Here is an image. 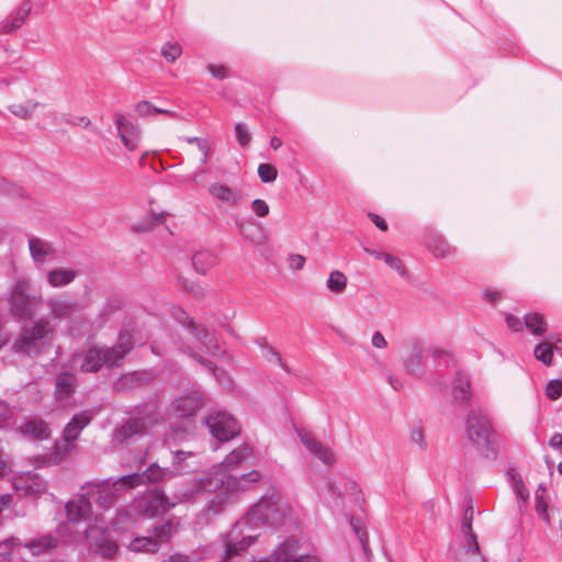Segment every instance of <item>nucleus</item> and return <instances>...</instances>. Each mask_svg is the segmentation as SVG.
<instances>
[{
  "label": "nucleus",
  "instance_id": "obj_34",
  "mask_svg": "<svg viewBox=\"0 0 562 562\" xmlns=\"http://www.w3.org/2000/svg\"><path fill=\"white\" fill-rule=\"evenodd\" d=\"M524 325L532 335L537 336L543 335L547 330V323L543 316L539 313L526 314L524 317Z\"/></svg>",
  "mask_w": 562,
  "mask_h": 562
},
{
  "label": "nucleus",
  "instance_id": "obj_64",
  "mask_svg": "<svg viewBox=\"0 0 562 562\" xmlns=\"http://www.w3.org/2000/svg\"><path fill=\"white\" fill-rule=\"evenodd\" d=\"M162 562H190V559L188 555H182L180 553H176L170 555L167 560Z\"/></svg>",
  "mask_w": 562,
  "mask_h": 562
},
{
  "label": "nucleus",
  "instance_id": "obj_11",
  "mask_svg": "<svg viewBox=\"0 0 562 562\" xmlns=\"http://www.w3.org/2000/svg\"><path fill=\"white\" fill-rule=\"evenodd\" d=\"M300 550L299 540L286 539L280 543L269 557L254 562H321L316 555L301 554Z\"/></svg>",
  "mask_w": 562,
  "mask_h": 562
},
{
  "label": "nucleus",
  "instance_id": "obj_63",
  "mask_svg": "<svg viewBox=\"0 0 562 562\" xmlns=\"http://www.w3.org/2000/svg\"><path fill=\"white\" fill-rule=\"evenodd\" d=\"M549 446L555 450L562 447V434L555 432L549 440Z\"/></svg>",
  "mask_w": 562,
  "mask_h": 562
},
{
  "label": "nucleus",
  "instance_id": "obj_46",
  "mask_svg": "<svg viewBox=\"0 0 562 562\" xmlns=\"http://www.w3.org/2000/svg\"><path fill=\"white\" fill-rule=\"evenodd\" d=\"M258 176L265 183L273 182L277 179V168L270 164H260L258 166Z\"/></svg>",
  "mask_w": 562,
  "mask_h": 562
},
{
  "label": "nucleus",
  "instance_id": "obj_1",
  "mask_svg": "<svg viewBox=\"0 0 562 562\" xmlns=\"http://www.w3.org/2000/svg\"><path fill=\"white\" fill-rule=\"evenodd\" d=\"M255 459L254 450L249 445H243L226 456L223 462L213 467L211 473L190 481V487L179 494V501H191L202 493H218L209 501L205 507L207 516L220 514L226 506L235 502V495L250 488L261 479V473L252 470L239 476L232 474L240 465Z\"/></svg>",
  "mask_w": 562,
  "mask_h": 562
},
{
  "label": "nucleus",
  "instance_id": "obj_17",
  "mask_svg": "<svg viewBox=\"0 0 562 562\" xmlns=\"http://www.w3.org/2000/svg\"><path fill=\"white\" fill-rule=\"evenodd\" d=\"M463 531L465 533V544L459 551L458 562H487L480 552L477 537L472 530L471 521L463 524Z\"/></svg>",
  "mask_w": 562,
  "mask_h": 562
},
{
  "label": "nucleus",
  "instance_id": "obj_2",
  "mask_svg": "<svg viewBox=\"0 0 562 562\" xmlns=\"http://www.w3.org/2000/svg\"><path fill=\"white\" fill-rule=\"evenodd\" d=\"M67 521L57 526L54 533H46L25 543L32 555L46 554L61 542H76L89 537L91 508L89 501L81 496L65 504Z\"/></svg>",
  "mask_w": 562,
  "mask_h": 562
},
{
  "label": "nucleus",
  "instance_id": "obj_28",
  "mask_svg": "<svg viewBox=\"0 0 562 562\" xmlns=\"http://www.w3.org/2000/svg\"><path fill=\"white\" fill-rule=\"evenodd\" d=\"M31 5L25 2L15 13L8 16L0 25L1 33H11L22 26L30 14Z\"/></svg>",
  "mask_w": 562,
  "mask_h": 562
},
{
  "label": "nucleus",
  "instance_id": "obj_21",
  "mask_svg": "<svg viewBox=\"0 0 562 562\" xmlns=\"http://www.w3.org/2000/svg\"><path fill=\"white\" fill-rule=\"evenodd\" d=\"M327 491L333 501V507H340V501L346 494H356L358 484L347 477H340L339 481L329 480L327 482Z\"/></svg>",
  "mask_w": 562,
  "mask_h": 562
},
{
  "label": "nucleus",
  "instance_id": "obj_55",
  "mask_svg": "<svg viewBox=\"0 0 562 562\" xmlns=\"http://www.w3.org/2000/svg\"><path fill=\"white\" fill-rule=\"evenodd\" d=\"M350 525H351L353 531L356 532V535H357V537L359 539V542L364 548L366 544H367V541H368V533H367V531L364 529H362L361 527H359L355 519L350 520Z\"/></svg>",
  "mask_w": 562,
  "mask_h": 562
},
{
  "label": "nucleus",
  "instance_id": "obj_61",
  "mask_svg": "<svg viewBox=\"0 0 562 562\" xmlns=\"http://www.w3.org/2000/svg\"><path fill=\"white\" fill-rule=\"evenodd\" d=\"M369 217L373 222V224L381 231L385 232L387 229V224L384 218L374 213H369Z\"/></svg>",
  "mask_w": 562,
  "mask_h": 562
},
{
  "label": "nucleus",
  "instance_id": "obj_10",
  "mask_svg": "<svg viewBox=\"0 0 562 562\" xmlns=\"http://www.w3.org/2000/svg\"><path fill=\"white\" fill-rule=\"evenodd\" d=\"M205 424L211 435L220 442H226L240 432V425L237 419L224 411L210 413L205 418Z\"/></svg>",
  "mask_w": 562,
  "mask_h": 562
},
{
  "label": "nucleus",
  "instance_id": "obj_58",
  "mask_svg": "<svg viewBox=\"0 0 562 562\" xmlns=\"http://www.w3.org/2000/svg\"><path fill=\"white\" fill-rule=\"evenodd\" d=\"M506 324L514 331H520L522 329V322L515 315H507Z\"/></svg>",
  "mask_w": 562,
  "mask_h": 562
},
{
  "label": "nucleus",
  "instance_id": "obj_41",
  "mask_svg": "<svg viewBox=\"0 0 562 562\" xmlns=\"http://www.w3.org/2000/svg\"><path fill=\"white\" fill-rule=\"evenodd\" d=\"M20 544L19 539L9 537L0 541V562H8L11 559L12 549Z\"/></svg>",
  "mask_w": 562,
  "mask_h": 562
},
{
  "label": "nucleus",
  "instance_id": "obj_4",
  "mask_svg": "<svg viewBox=\"0 0 562 562\" xmlns=\"http://www.w3.org/2000/svg\"><path fill=\"white\" fill-rule=\"evenodd\" d=\"M133 348V337L127 331H122L117 342L113 347H93L82 356L81 370L97 372L103 366L108 368L119 367L125 355Z\"/></svg>",
  "mask_w": 562,
  "mask_h": 562
},
{
  "label": "nucleus",
  "instance_id": "obj_49",
  "mask_svg": "<svg viewBox=\"0 0 562 562\" xmlns=\"http://www.w3.org/2000/svg\"><path fill=\"white\" fill-rule=\"evenodd\" d=\"M546 395L551 400H558L562 395V381L553 379L549 381L544 389Z\"/></svg>",
  "mask_w": 562,
  "mask_h": 562
},
{
  "label": "nucleus",
  "instance_id": "obj_9",
  "mask_svg": "<svg viewBox=\"0 0 562 562\" xmlns=\"http://www.w3.org/2000/svg\"><path fill=\"white\" fill-rule=\"evenodd\" d=\"M30 283L25 279H19L11 288L9 296V310L19 318H30L34 315L40 297L29 293Z\"/></svg>",
  "mask_w": 562,
  "mask_h": 562
},
{
  "label": "nucleus",
  "instance_id": "obj_14",
  "mask_svg": "<svg viewBox=\"0 0 562 562\" xmlns=\"http://www.w3.org/2000/svg\"><path fill=\"white\" fill-rule=\"evenodd\" d=\"M12 486L23 497H38L46 492L47 483L33 471L21 472L12 477Z\"/></svg>",
  "mask_w": 562,
  "mask_h": 562
},
{
  "label": "nucleus",
  "instance_id": "obj_26",
  "mask_svg": "<svg viewBox=\"0 0 562 562\" xmlns=\"http://www.w3.org/2000/svg\"><path fill=\"white\" fill-rule=\"evenodd\" d=\"M20 430L23 436L34 440H45L49 437V429L45 422L42 419H30L26 420Z\"/></svg>",
  "mask_w": 562,
  "mask_h": 562
},
{
  "label": "nucleus",
  "instance_id": "obj_5",
  "mask_svg": "<svg viewBox=\"0 0 562 562\" xmlns=\"http://www.w3.org/2000/svg\"><path fill=\"white\" fill-rule=\"evenodd\" d=\"M255 530L256 527L251 526V521H248L246 515L236 521L231 530L222 536L221 542L224 552L220 562H229L235 555L249 548L258 537L254 532Z\"/></svg>",
  "mask_w": 562,
  "mask_h": 562
},
{
  "label": "nucleus",
  "instance_id": "obj_27",
  "mask_svg": "<svg viewBox=\"0 0 562 562\" xmlns=\"http://www.w3.org/2000/svg\"><path fill=\"white\" fill-rule=\"evenodd\" d=\"M29 248L33 260L36 262H45L54 254L53 245L38 237H31L29 239Z\"/></svg>",
  "mask_w": 562,
  "mask_h": 562
},
{
  "label": "nucleus",
  "instance_id": "obj_36",
  "mask_svg": "<svg viewBox=\"0 0 562 562\" xmlns=\"http://www.w3.org/2000/svg\"><path fill=\"white\" fill-rule=\"evenodd\" d=\"M423 353L418 346H414L409 353L404 359L405 369L412 374H418L423 371L422 368Z\"/></svg>",
  "mask_w": 562,
  "mask_h": 562
},
{
  "label": "nucleus",
  "instance_id": "obj_53",
  "mask_svg": "<svg viewBox=\"0 0 562 562\" xmlns=\"http://www.w3.org/2000/svg\"><path fill=\"white\" fill-rule=\"evenodd\" d=\"M411 442L417 447L420 451H426L427 442L424 434L419 428H414L411 432Z\"/></svg>",
  "mask_w": 562,
  "mask_h": 562
},
{
  "label": "nucleus",
  "instance_id": "obj_6",
  "mask_svg": "<svg viewBox=\"0 0 562 562\" xmlns=\"http://www.w3.org/2000/svg\"><path fill=\"white\" fill-rule=\"evenodd\" d=\"M53 333L49 322L46 318H40L31 328L22 331L12 348L16 353L37 355L50 342Z\"/></svg>",
  "mask_w": 562,
  "mask_h": 562
},
{
  "label": "nucleus",
  "instance_id": "obj_60",
  "mask_svg": "<svg viewBox=\"0 0 562 562\" xmlns=\"http://www.w3.org/2000/svg\"><path fill=\"white\" fill-rule=\"evenodd\" d=\"M544 491V487L542 485L539 486V488L536 492V508L540 515H544L547 512V504L542 499L541 495L539 494V491Z\"/></svg>",
  "mask_w": 562,
  "mask_h": 562
},
{
  "label": "nucleus",
  "instance_id": "obj_32",
  "mask_svg": "<svg viewBox=\"0 0 562 562\" xmlns=\"http://www.w3.org/2000/svg\"><path fill=\"white\" fill-rule=\"evenodd\" d=\"M78 271L74 269H53L47 272V282L53 288H61L71 283Z\"/></svg>",
  "mask_w": 562,
  "mask_h": 562
},
{
  "label": "nucleus",
  "instance_id": "obj_8",
  "mask_svg": "<svg viewBox=\"0 0 562 562\" xmlns=\"http://www.w3.org/2000/svg\"><path fill=\"white\" fill-rule=\"evenodd\" d=\"M157 416L158 412L155 403L138 406L131 419L114 430L113 440L123 443L135 435L146 432L149 427L157 423Z\"/></svg>",
  "mask_w": 562,
  "mask_h": 562
},
{
  "label": "nucleus",
  "instance_id": "obj_19",
  "mask_svg": "<svg viewBox=\"0 0 562 562\" xmlns=\"http://www.w3.org/2000/svg\"><path fill=\"white\" fill-rule=\"evenodd\" d=\"M297 436L314 458L318 459L326 465H331L335 462L333 451L318 441L312 434L297 430Z\"/></svg>",
  "mask_w": 562,
  "mask_h": 562
},
{
  "label": "nucleus",
  "instance_id": "obj_51",
  "mask_svg": "<svg viewBox=\"0 0 562 562\" xmlns=\"http://www.w3.org/2000/svg\"><path fill=\"white\" fill-rule=\"evenodd\" d=\"M135 111L139 116H154L157 114L158 108L148 101H140L136 104Z\"/></svg>",
  "mask_w": 562,
  "mask_h": 562
},
{
  "label": "nucleus",
  "instance_id": "obj_16",
  "mask_svg": "<svg viewBox=\"0 0 562 562\" xmlns=\"http://www.w3.org/2000/svg\"><path fill=\"white\" fill-rule=\"evenodd\" d=\"M172 477V471L168 468H162L158 463H151L144 472L132 473L124 475V480L130 483L133 488L144 485L146 483H156L166 479Z\"/></svg>",
  "mask_w": 562,
  "mask_h": 562
},
{
  "label": "nucleus",
  "instance_id": "obj_59",
  "mask_svg": "<svg viewBox=\"0 0 562 562\" xmlns=\"http://www.w3.org/2000/svg\"><path fill=\"white\" fill-rule=\"evenodd\" d=\"M502 296V293L495 289H486L483 291V297L488 303L497 302Z\"/></svg>",
  "mask_w": 562,
  "mask_h": 562
},
{
  "label": "nucleus",
  "instance_id": "obj_15",
  "mask_svg": "<svg viewBox=\"0 0 562 562\" xmlns=\"http://www.w3.org/2000/svg\"><path fill=\"white\" fill-rule=\"evenodd\" d=\"M203 407V396L200 391L192 390L176 398L169 408V414L176 418L194 416Z\"/></svg>",
  "mask_w": 562,
  "mask_h": 562
},
{
  "label": "nucleus",
  "instance_id": "obj_56",
  "mask_svg": "<svg viewBox=\"0 0 562 562\" xmlns=\"http://www.w3.org/2000/svg\"><path fill=\"white\" fill-rule=\"evenodd\" d=\"M209 71L212 77L224 80L227 77L226 68L220 65H209Z\"/></svg>",
  "mask_w": 562,
  "mask_h": 562
},
{
  "label": "nucleus",
  "instance_id": "obj_42",
  "mask_svg": "<svg viewBox=\"0 0 562 562\" xmlns=\"http://www.w3.org/2000/svg\"><path fill=\"white\" fill-rule=\"evenodd\" d=\"M262 357L270 363H276L280 366L285 371H289L285 363L282 361V358L278 351H276L272 347L267 344L260 345Z\"/></svg>",
  "mask_w": 562,
  "mask_h": 562
},
{
  "label": "nucleus",
  "instance_id": "obj_54",
  "mask_svg": "<svg viewBox=\"0 0 562 562\" xmlns=\"http://www.w3.org/2000/svg\"><path fill=\"white\" fill-rule=\"evenodd\" d=\"M251 210L257 216L263 217L269 214L270 209H269L268 203L265 200L255 199L251 202Z\"/></svg>",
  "mask_w": 562,
  "mask_h": 562
},
{
  "label": "nucleus",
  "instance_id": "obj_25",
  "mask_svg": "<svg viewBox=\"0 0 562 562\" xmlns=\"http://www.w3.org/2000/svg\"><path fill=\"white\" fill-rule=\"evenodd\" d=\"M53 318L64 321L70 318L78 310L77 303L68 299L54 297L48 301Z\"/></svg>",
  "mask_w": 562,
  "mask_h": 562
},
{
  "label": "nucleus",
  "instance_id": "obj_43",
  "mask_svg": "<svg viewBox=\"0 0 562 562\" xmlns=\"http://www.w3.org/2000/svg\"><path fill=\"white\" fill-rule=\"evenodd\" d=\"M181 46L177 42H168L161 47V55L169 61H176L181 55Z\"/></svg>",
  "mask_w": 562,
  "mask_h": 562
},
{
  "label": "nucleus",
  "instance_id": "obj_20",
  "mask_svg": "<svg viewBox=\"0 0 562 562\" xmlns=\"http://www.w3.org/2000/svg\"><path fill=\"white\" fill-rule=\"evenodd\" d=\"M209 193L213 200L232 207L237 206L241 200V194L238 190H235L220 181H215L210 184Z\"/></svg>",
  "mask_w": 562,
  "mask_h": 562
},
{
  "label": "nucleus",
  "instance_id": "obj_22",
  "mask_svg": "<svg viewBox=\"0 0 562 562\" xmlns=\"http://www.w3.org/2000/svg\"><path fill=\"white\" fill-rule=\"evenodd\" d=\"M188 329L195 338L199 349L204 353H214L217 345L214 336L204 327L195 325L192 321L188 324Z\"/></svg>",
  "mask_w": 562,
  "mask_h": 562
},
{
  "label": "nucleus",
  "instance_id": "obj_62",
  "mask_svg": "<svg viewBox=\"0 0 562 562\" xmlns=\"http://www.w3.org/2000/svg\"><path fill=\"white\" fill-rule=\"evenodd\" d=\"M205 366H206L210 370H213L214 375L216 376V379H217L221 383H223V384H228V382H229V381H228V380H227V381L225 380L226 374H225V372H224L223 370H218V369L214 368L211 361H206V362H205Z\"/></svg>",
  "mask_w": 562,
  "mask_h": 562
},
{
  "label": "nucleus",
  "instance_id": "obj_30",
  "mask_svg": "<svg viewBox=\"0 0 562 562\" xmlns=\"http://www.w3.org/2000/svg\"><path fill=\"white\" fill-rule=\"evenodd\" d=\"M452 396L456 402L468 403L471 397V383L468 375L458 373L452 384Z\"/></svg>",
  "mask_w": 562,
  "mask_h": 562
},
{
  "label": "nucleus",
  "instance_id": "obj_23",
  "mask_svg": "<svg viewBox=\"0 0 562 562\" xmlns=\"http://www.w3.org/2000/svg\"><path fill=\"white\" fill-rule=\"evenodd\" d=\"M91 418L92 416L89 412H81L74 415L71 420L64 428V440L68 443L76 440L82 429L90 424Z\"/></svg>",
  "mask_w": 562,
  "mask_h": 562
},
{
  "label": "nucleus",
  "instance_id": "obj_38",
  "mask_svg": "<svg viewBox=\"0 0 562 562\" xmlns=\"http://www.w3.org/2000/svg\"><path fill=\"white\" fill-rule=\"evenodd\" d=\"M37 106V102L27 100L24 103H15L9 106L10 112L20 119H30Z\"/></svg>",
  "mask_w": 562,
  "mask_h": 562
},
{
  "label": "nucleus",
  "instance_id": "obj_35",
  "mask_svg": "<svg viewBox=\"0 0 562 562\" xmlns=\"http://www.w3.org/2000/svg\"><path fill=\"white\" fill-rule=\"evenodd\" d=\"M131 551L154 553L159 549V543L153 537H137L128 546Z\"/></svg>",
  "mask_w": 562,
  "mask_h": 562
},
{
  "label": "nucleus",
  "instance_id": "obj_18",
  "mask_svg": "<svg viewBox=\"0 0 562 562\" xmlns=\"http://www.w3.org/2000/svg\"><path fill=\"white\" fill-rule=\"evenodd\" d=\"M115 126L125 148L130 151L135 150L140 140L139 130L121 113L115 116Z\"/></svg>",
  "mask_w": 562,
  "mask_h": 562
},
{
  "label": "nucleus",
  "instance_id": "obj_48",
  "mask_svg": "<svg viewBox=\"0 0 562 562\" xmlns=\"http://www.w3.org/2000/svg\"><path fill=\"white\" fill-rule=\"evenodd\" d=\"M235 135L236 140L240 146L246 147L249 145L251 140V135L248 128L243 123L235 124Z\"/></svg>",
  "mask_w": 562,
  "mask_h": 562
},
{
  "label": "nucleus",
  "instance_id": "obj_24",
  "mask_svg": "<svg viewBox=\"0 0 562 562\" xmlns=\"http://www.w3.org/2000/svg\"><path fill=\"white\" fill-rule=\"evenodd\" d=\"M195 454L191 451L177 450L172 452V476L177 474L194 471L198 468V462L193 461Z\"/></svg>",
  "mask_w": 562,
  "mask_h": 562
},
{
  "label": "nucleus",
  "instance_id": "obj_45",
  "mask_svg": "<svg viewBox=\"0 0 562 562\" xmlns=\"http://www.w3.org/2000/svg\"><path fill=\"white\" fill-rule=\"evenodd\" d=\"M165 218V213L149 214L146 218L135 225V229L137 231H148L162 223Z\"/></svg>",
  "mask_w": 562,
  "mask_h": 562
},
{
  "label": "nucleus",
  "instance_id": "obj_29",
  "mask_svg": "<svg viewBox=\"0 0 562 562\" xmlns=\"http://www.w3.org/2000/svg\"><path fill=\"white\" fill-rule=\"evenodd\" d=\"M76 389V378L69 372H63L57 376L55 393L58 401L67 400Z\"/></svg>",
  "mask_w": 562,
  "mask_h": 562
},
{
  "label": "nucleus",
  "instance_id": "obj_39",
  "mask_svg": "<svg viewBox=\"0 0 562 562\" xmlns=\"http://www.w3.org/2000/svg\"><path fill=\"white\" fill-rule=\"evenodd\" d=\"M533 355L538 361L550 366L553 358V345L550 342H540L535 347Z\"/></svg>",
  "mask_w": 562,
  "mask_h": 562
},
{
  "label": "nucleus",
  "instance_id": "obj_7",
  "mask_svg": "<svg viewBox=\"0 0 562 562\" xmlns=\"http://www.w3.org/2000/svg\"><path fill=\"white\" fill-rule=\"evenodd\" d=\"M87 490L86 494H80L76 498L81 496L86 497L91 505V499H94L103 508H109L112 506L123 493L133 488L130 486V483L124 480V475L113 479H106L104 481L98 483H89L85 487ZM92 509V507L90 506Z\"/></svg>",
  "mask_w": 562,
  "mask_h": 562
},
{
  "label": "nucleus",
  "instance_id": "obj_50",
  "mask_svg": "<svg viewBox=\"0 0 562 562\" xmlns=\"http://www.w3.org/2000/svg\"><path fill=\"white\" fill-rule=\"evenodd\" d=\"M383 261L390 267L392 268L393 270H395L401 277H406V269L404 267V265L402 263V261L391 255V254H387V255H384L383 256Z\"/></svg>",
  "mask_w": 562,
  "mask_h": 562
},
{
  "label": "nucleus",
  "instance_id": "obj_40",
  "mask_svg": "<svg viewBox=\"0 0 562 562\" xmlns=\"http://www.w3.org/2000/svg\"><path fill=\"white\" fill-rule=\"evenodd\" d=\"M173 528L175 526L170 520L165 521L154 529V540H157L159 546L164 542H167L173 532Z\"/></svg>",
  "mask_w": 562,
  "mask_h": 562
},
{
  "label": "nucleus",
  "instance_id": "obj_37",
  "mask_svg": "<svg viewBox=\"0 0 562 562\" xmlns=\"http://www.w3.org/2000/svg\"><path fill=\"white\" fill-rule=\"evenodd\" d=\"M326 285L334 293H342L347 286V277L341 271L334 270L330 272Z\"/></svg>",
  "mask_w": 562,
  "mask_h": 562
},
{
  "label": "nucleus",
  "instance_id": "obj_52",
  "mask_svg": "<svg viewBox=\"0 0 562 562\" xmlns=\"http://www.w3.org/2000/svg\"><path fill=\"white\" fill-rule=\"evenodd\" d=\"M13 417V411L3 402H0V429L9 427Z\"/></svg>",
  "mask_w": 562,
  "mask_h": 562
},
{
  "label": "nucleus",
  "instance_id": "obj_3",
  "mask_svg": "<svg viewBox=\"0 0 562 562\" xmlns=\"http://www.w3.org/2000/svg\"><path fill=\"white\" fill-rule=\"evenodd\" d=\"M246 516L256 529L262 526L278 528L292 519L293 508L279 490L271 488L250 507Z\"/></svg>",
  "mask_w": 562,
  "mask_h": 562
},
{
  "label": "nucleus",
  "instance_id": "obj_44",
  "mask_svg": "<svg viewBox=\"0 0 562 562\" xmlns=\"http://www.w3.org/2000/svg\"><path fill=\"white\" fill-rule=\"evenodd\" d=\"M507 475L509 476L512 486H513L516 495L519 498H521L522 501H526L529 496V493L527 492V488H526L525 483L522 482L521 477L518 474H516L514 471L508 472Z\"/></svg>",
  "mask_w": 562,
  "mask_h": 562
},
{
  "label": "nucleus",
  "instance_id": "obj_31",
  "mask_svg": "<svg viewBox=\"0 0 562 562\" xmlns=\"http://www.w3.org/2000/svg\"><path fill=\"white\" fill-rule=\"evenodd\" d=\"M426 246L437 258L448 257L454 251V248L438 234H431L426 241Z\"/></svg>",
  "mask_w": 562,
  "mask_h": 562
},
{
  "label": "nucleus",
  "instance_id": "obj_13",
  "mask_svg": "<svg viewBox=\"0 0 562 562\" xmlns=\"http://www.w3.org/2000/svg\"><path fill=\"white\" fill-rule=\"evenodd\" d=\"M465 432L468 439L477 448L484 449L488 446L491 437V425L486 417L479 412H470L467 417Z\"/></svg>",
  "mask_w": 562,
  "mask_h": 562
},
{
  "label": "nucleus",
  "instance_id": "obj_33",
  "mask_svg": "<svg viewBox=\"0 0 562 562\" xmlns=\"http://www.w3.org/2000/svg\"><path fill=\"white\" fill-rule=\"evenodd\" d=\"M216 262V256L210 250L198 251L192 257V266L194 270L201 274H205L206 271L212 268Z\"/></svg>",
  "mask_w": 562,
  "mask_h": 562
},
{
  "label": "nucleus",
  "instance_id": "obj_47",
  "mask_svg": "<svg viewBox=\"0 0 562 562\" xmlns=\"http://www.w3.org/2000/svg\"><path fill=\"white\" fill-rule=\"evenodd\" d=\"M95 550L104 558H112L117 552V546L112 540L102 539L97 543Z\"/></svg>",
  "mask_w": 562,
  "mask_h": 562
},
{
  "label": "nucleus",
  "instance_id": "obj_57",
  "mask_svg": "<svg viewBox=\"0 0 562 562\" xmlns=\"http://www.w3.org/2000/svg\"><path fill=\"white\" fill-rule=\"evenodd\" d=\"M371 344L373 347H375L378 349H384L387 347V341H386L385 337L382 335V333H380V331H375L372 335Z\"/></svg>",
  "mask_w": 562,
  "mask_h": 562
},
{
  "label": "nucleus",
  "instance_id": "obj_12",
  "mask_svg": "<svg viewBox=\"0 0 562 562\" xmlns=\"http://www.w3.org/2000/svg\"><path fill=\"white\" fill-rule=\"evenodd\" d=\"M189 487L190 482L182 485L179 490L176 491L172 501H170L169 497L160 491H151L147 493L140 501L139 509L148 516H156L171 507H175L178 503H183L184 501H179L178 496Z\"/></svg>",
  "mask_w": 562,
  "mask_h": 562
}]
</instances>
